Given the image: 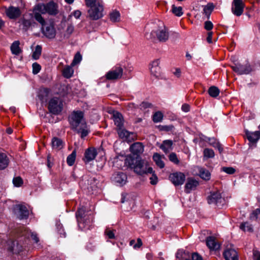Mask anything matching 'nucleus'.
Masks as SVG:
<instances>
[{
  "label": "nucleus",
  "instance_id": "f257e3e1",
  "mask_svg": "<svg viewBox=\"0 0 260 260\" xmlns=\"http://www.w3.org/2000/svg\"><path fill=\"white\" fill-rule=\"evenodd\" d=\"M76 216L81 229H90L93 220V215L90 211H87L85 207H82L78 209L76 213Z\"/></svg>",
  "mask_w": 260,
  "mask_h": 260
},
{
  "label": "nucleus",
  "instance_id": "f03ea898",
  "mask_svg": "<svg viewBox=\"0 0 260 260\" xmlns=\"http://www.w3.org/2000/svg\"><path fill=\"white\" fill-rule=\"evenodd\" d=\"M132 168H133L135 173L141 175L146 173H153L152 168L151 167L148 168L147 164H145L141 158L132 159Z\"/></svg>",
  "mask_w": 260,
  "mask_h": 260
},
{
  "label": "nucleus",
  "instance_id": "7ed1b4c3",
  "mask_svg": "<svg viewBox=\"0 0 260 260\" xmlns=\"http://www.w3.org/2000/svg\"><path fill=\"white\" fill-rule=\"evenodd\" d=\"M84 114L81 111H74L69 117V121L72 129H77V127L85 123L84 119Z\"/></svg>",
  "mask_w": 260,
  "mask_h": 260
},
{
  "label": "nucleus",
  "instance_id": "20e7f679",
  "mask_svg": "<svg viewBox=\"0 0 260 260\" xmlns=\"http://www.w3.org/2000/svg\"><path fill=\"white\" fill-rule=\"evenodd\" d=\"M88 10V17L92 20H96L103 16L104 8L103 5L98 2L96 4L90 6Z\"/></svg>",
  "mask_w": 260,
  "mask_h": 260
},
{
  "label": "nucleus",
  "instance_id": "39448f33",
  "mask_svg": "<svg viewBox=\"0 0 260 260\" xmlns=\"http://www.w3.org/2000/svg\"><path fill=\"white\" fill-rule=\"evenodd\" d=\"M32 12L35 19L41 25L44 24L45 21L42 14H46L45 4L39 3L36 5L33 8Z\"/></svg>",
  "mask_w": 260,
  "mask_h": 260
},
{
  "label": "nucleus",
  "instance_id": "423d86ee",
  "mask_svg": "<svg viewBox=\"0 0 260 260\" xmlns=\"http://www.w3.org/2000/svg\"><path fill=\"white\" fill-rule=\"evenodd\" d=\"M62 106V103L59 98H53L49 101L48 108L50 113L58 115L61 112Z\"/></svg>",
  "mask_w": 260,
  "mask_h": 260
},
{
  "label": "nucleus",
  "instance_id": "0eeeda50",
  "mask_svg": "<svg viewBox=\"0 0 260 260\" xmlns=\"http://www.w3.org/2000/svg\"><path fill=\"white\" fill-rule=\"evenodd\" d=\"M151 34L155 35L157 39L162 43L167 42L169 40L170 36L169 30L165 26H160L156 30H153Z\"/></svg>",
  "mask_w": 260,
  "mask_h": 260
},
{
  "label": "nucleus",
  "instance_id": "6e6552de",
  "mask_svg": "<svg viewBox=\"0 0 260 260\" xmlns=\"http://www.w3.org/2000/svg\"><path fill=\"white\" fill-rule=\"evenodd\" d=\"M231 67L233 70L238 75L248 74L252 71L250 64L248 62L245 64L234 63Z\"/></svg>",
  "mask_w": 260,
  "mask_h": 260
},
{
  "label": "nucleus",
  "instance_id": "1a4fd4ad",
  "mask_svg": "<svg viewBox=\"0 0 260 260\" xmlns=\"http://www.w3.org/2000/svg\"><path fill=\"white\" fill-rule=\"evenodd\" d=\"M208 203L209 204H214L218 207L223 204L224 199L222 198L219 191H217L211 192L208 197Z\"/></svg>",
  "mask_w": 260,
  "mask_h": 260
},
{
  "label": "nucleus",
  "instance_id": "9d476101",
  "mask_svg": "<svg viewBox=\"0 0 260 260\" xmlns=\"http://www.w3.org/2000/svg\"><path fill=\"white\" fill-rule=\"evenodd\" d=\"M41 30L42 34L46 38L49 39H52L56 36V30L53 23H49L42 25Z\"/></svg>",
  "mask_w": 260,
  "mask_h": 260
},
{
  "label": "nucleus",
  "instance_id": "9b49d317",
  "mask_svg": "<svg viewBox=\"0 0 260 260\" xmlns=\"http://www.w3.org/2000/svg\"><path fill=\"white\" fill-rule=\"evenodd\" d=\"M144 145L141 142H136L131 144V159H139L144 152Z\"/></svg>",
  "mask_w": 260,
  "mask_h": 260
},
{
  "label": "nucleus",
  "instance_id": "f8f14e48",
  "mask_svg": "<svg viewBox=\"0 0 260 260\" xmlns=\"http://www.w3.org/2000/svg\"><path fill=\"white\" fill-rule=\"evenodd\" d=\"M109 113L112 115L111 118L117 126V129H121L124 125V119L122 114L119 112L114 110L110 111Z\"/></svg>",
  "mask_w": 260,
  "mask_h": 260
},
{
  "label": "nucleus",
  "instance_id": "ddd939ff",
  "mask_svg": "<svg viewBox=\"0 0 260 260\" xmlns=\"http://www.w3.org/2000/svg\"><path fill=\"white\" fill-rule=\"evenodd\" d=\"M169 179L175 186L180 185L184 183L185 176L183 173L175 172L170 175Z\"/></svg>",
  "mask_w": 260,
  "mask_h": 260
},
{
  "label": "nucleus",
  "instance_id": "4468645a",
  "mask_svg": "<svg viewBox=\"0 0 260 260\" xmlns=\"http://www.w3.org/2000/svg\"><path fill=\"white\" fill-rule=\"evenodd\" d=\"M159 59H156L152 61L150 64L151 74L155 78H159L161 76V69L159 67Z\"/></svg>",
  "mask_w": 260,
  "mask_h": 260
},
{
  "label": "nucleus",
  "instance_id": "2eb2a0df",
  "mask_svg": "<svg viewBox=\"0 0 260 260\" xmlns=\"http://www.w3.org/2000/svg\"><path fill=\"white\" fill-rule=\"evenodd\" d=\"M244 4L242 0H234L232 11L237 16H241L244 11Z\"/></svg>",
  "mask_w": 260,
  "mask_h": 260
},
{
  "label": "nucleus",
  "instance_id": "dca6fc26",
  "mask_svg": "<svg viewBox=\"0 0 260 260\" xmlns=\"http://www.w3.org/2000/svg\"><path fill=\"white\" fill-rule=\"evenodd\" d=\"M123 70L120 67L116 68L109 71L106 75V77L109 80H115L120 79L122 75Z\"/></svg>",
  "mask_w": 260,
  "mask_h": 260
},
{
  "label": "nucleus",
  "instance_id": "f3484780",
  "mask_svg": "<svg viewBox=\"0 0 260 260\" xmlns=\"http://www.w3.org/2000/svg\"><path fill=\"white\" fill-rule=\"evenodd\" d=\"M96 155V149L93 147L89 148L85 152L83 160L85 163H88L94 159Z\"/></svg>",
  "mask_w": 260,
  "mask_h": 260
},
{
  "label": "nucleus",
  "instance_id": "a211bd4d",
  "mask_svg": "<svg viewBox=\"0 0 260 260\" xmlns=\"http://www.w3.org/2000/svg\"><path fill=\"white\" fill-rule=\"evenodd\" d=\"M7 16L10 19H16L21 15V11L18 7L10 6L6 10Z\"/></svg>",
  "mask_w": 260,
  "mask_h": 260
},
{
  "label": "nucleus",
  "instance_id": "6ab92c4d",
  "mask_svg": "<svg viewBox=\"0 0 260 260\" xmlns=\"http://www.w3.org/2000/svg\"><path fill=\"white\" fill-rule=\"evenodd\" d=\"M245 135L250 144H255L260 138L259 131L251 132L248 131H246Z\"/></svg>",
  "mask_w": 260,
  "mask_h": 260
},
{
  "label": "nucleus",
  "instance_id": "aec40b11",
  "mask_svg": "<svg viewBox=\"0 0 260 260\" xmlns=\"http://www.w3.org/2000/svg\"><path fill=\"white\" fill-rule=\"evenodd\" d=\"M199 185V182L192 178H188L187 179L186 183L185 185V192L189 193L192 190H194Z\"/></svg>",
  "mask_w": 260,
  "mask_h": 260
},
{
  "label": "nucleus",
  "instance_id": "412c9836",
  "mask_svg": "<svg viewBox=\"0 0 260 260\" xmlns=\"http://www.w3.org/2000/svg\"><path fill=\"white\" fill-rule=\"evenodd\" d=\"M46 14L50 15H56L58 13V6L54 2L51 1L45 4Z\"/></svg>",
  "mask_w": 260,
  "mask_h": 260
},
{
  "label": "nucleus",
  "instance_id": "4be33fe9",
  "mask_svg": "<svg viewBox=\"0 0 260 260\" xmlns=\"http://www.w3.org/2000/svg\"><path fill=\"white\" fill-rule=\"evenodd\" d=\"M8 244L9 245V250L14 253H19L22 251V246L19 244L17 241L10 240L8 241Z\"/></svg>",
  "mask_w": 260,
  "mask_h": 260
},
{
  "label": "nucleus",
  "instance_id": "5701e85b",
  "mask_svg": "<svg viewBox=\"0 0 260 260\" xmlns=\"http://www.w3.org/2000/svg\"><path fill=\"white\" fill-rule=\"evenodd\" d=\"M223 256L225 260H238V256L237 251L232 248L226 249Z\"/></svg>",
  "mask_w": 260,
  "mask_h": 260
},
{
  "label": "nucleus",
  "instance_id": "b1692460",
  "mask_svg": "<svg viewBox=\"0 0 260 260\" xmlns=\"http://www.w3.org/2000/svg\"><path fill=\"white\" fill-rule=\"evenodd\" d=\"M117 134L118 135L119 137L121 139L123 142H126L128 143L130 142L129 136H130V132L127 130H126L124 126L122 127L121 129H117Z\"/></svg>",
  "mask_w": 260,
  "mask_h": 260
},
{
  "label": "nucleus",
  "instance_id": "393cba45",
  "mask_svg": "<svg viewBox=\"0 0 260 260\" xmlns=\"http://www.w3.org/2000/svg\"><path fill=\"white\" fill-rule=\"evenodd\" d=\"M113 180L116 183L122 185L126 182L127 176L123 173H117L114 175Z\"/></svg>",
  "mask_w": 260,
  "mask_h": 260
},
{
  "label": "nucleus",
  "instance_id": "a878e982",
  "mask_svg": "<svg viewBox=\"0 0 260 260\" xmlns=\"http://www.w3.org/2000/svg\"><path fill=\"white\" fill-rule=\"evenodd\" d=\"M159 148L165 153H168L173 150V141L170 140H164Z\"/></svg>",
  "mask_w": 260,
  "mask_h": 260
},
{
  "label": "nucleus",
  "instance_id": "bb28decb",
  "mask_svg": "<svg viewBox=\"0 0 260 260\" xmlns=\"http://www.w3.org/2000/svg\"><path fill=\"white\" fill-rule=\"evenodd\" d=\"M49 92V89L46 88H43L39 90L38 96L42 103H46L47 101Z\"/></svg>",
  "mask_w": 260,
  "mask_h": 260
},
{
  "label": "nucleus",
  "instance_id": "cd10ccee",
  "mask_svg": "<svg viewBox=\"0 0 260 260\" xmlns=\"http://www.w3.org/2000/svg\"><path fill=\"white\" fill-rule=\"evenodd\" d=\"M164 155H160L157 153H155L153 155V159L155 162L156 165L162 169L165 167V163L162 160V158H164Z\"/></svg>",
  "mask_w": 260,
  "mask_h": 260
},
{
  "label": "nucleus",
  "instance_id": "c85d7f7f",
  "mask_svg": "<svg viewBox=\"0 0 260 260\" xmlns=\"http://www.w3.org/2000/svg\"><path fill=\"white\" fill-rule=\"evenodd\" d=\"M206 244L207 246L212 250H217L220 247L219 245L215 242L214 238L212 237H209L207 238Z\"/></svg>",
  "mask_w": 260,
  "mask_h": 260
},
{
  "label": "nucleus",
  "instance_id": "c756f323",
  "mask_svg": "<svg viewBox=\"0 0 260 260\" xmlns=\"http://www.w3.org/2000/svg\"><path fill=\"white\" fill-rule=\"evenodd\" d=\"M79 134H81V137L84 138L87 136L89 133L87 126L85 123H82V125L77 127V129H74Z\"/></svg>",
  "mask_w": 260,
  "mask_h": 260
},
{
  "label": "nucleus",
  "instance_id": "7c9ffc66",
  "mask_svg": "<svg viewBox=\"0 0 260 260\" xmlns=\"http://www.w3.org/2000/svg\"><path fill=\"white\" fill-rule=\"evenodd\" d=\"M51 144L53 149L57 150L62 149L63 147V143L62 141L56 137H54L52 139Z\"/></svg>",
  "mask_w": 260,
  "mask_h": 260
},
{
  "label": "nucleus",
  "instance_id": "2f4dec72",
  "mask_svg": "<svg viewBox=\"0 0 260 260\" xmlns=\"http://www.w3.org/2000/svg\"><path fill=\"white\" fill-rule=\"evenodd\" d=\"M9 162V160L6 155L3 153H0V170H4L6 168Z\"/></svg>",
  "mask_w": 260,
  "mask_h": 260
},
{
  "label": "nucleus",
  "instance_id": "473e14b6",
  "mask_svg": "<svg viewBox=\"0 0 260 260\" xmlns=\"http://www.w3.org/2000/svg\"><path fill=\"white\" fill-rule=\"evenodd\" d=\"M19 45L20 42L19 41H15L12 44L10 49L13 54L18 55L22 52Z\"/></svg>",
  "mask_w": 260,
  "mask_h": 260
},
{
  "label": "nucleus",
  "instance_id": "72a5a7b5",
  "mask_svg": "<svg viewBox=\"0 0 260 260\" xmlns=\"http://www.w3.org/2000/svg\"><path fill=\"white\" fill-rule=\"evenodd\" d=\"M73 67L71 64V66H67L64 68L62 71V74L64 77L68 79L73 76L74 73Z\"/></svg>",
  "mask_w": 260,
  "mask_h": 260
},
{
  "label": "nucleus",
  "instance_id": "f704fd0d",
  "mask_svg": "<svg viewBox=\"0 0 260 260\" xmlns=\"http://www.w3.org/2000/svg\"><path fill=\"white\" fill-rule=\"evenodd\" d=\"M204 140L205 141L208 142L209 144L214 147L217 148L220 152L222 151L223 149L221 147V145L218 142H217L216 140L214 138L206 137Z\"/></svg>",
  "mask_w": 260,
  "mask_h": 260
},
{
  "label": "nucleus",
  "instance_id": "c9c22d12",
  "mask_svg": "<svg viewBox=\"0 0 260 260\" xmlns=\"http://www.w3.org/2000/svg\"><path fill=\"white\" fill-rule=\"evenodd\" d=\"M74 31V26L71 23H68L67 28L63 34V37L66 39H69L71 35L73 33Z\"/></svg>",
  "mask_w": 260,
  "mask_h": 260
},
{
  "label": "nucleus",
  "instance_id": "e433bc0d",
  "mask_svg": "<svg viewBox=\"0 0 260 260\" xmlns=\"http://www.w3.org/2000/svg\"><path fill=\"white\" fill-rule=\"evenodd\" d=\"M19 210L20 219L26 218L28 217L29 212L26 207L22 205H19Z\"/></svg>",
  "mask_w": 260,
  "mask_h": 260
},
{
  "label": "nucleus",
  "instance_id": "4c0bfd02",
  "mask_svg": "<svg viewBox=\"0 0 260 260\" xmlns=\"http://www.w3.org/2000/svg\"><path fill=\"white\" fill-rule=\"evenodd\" d=\"M210 173L209 171L204 168L199 169V176L201 178L205 180H208L210 178Z\"/></svg>",
  "mask_w": 260,
  "mask_h": 260
},
{
  "label": "nucleus",
  "instance_id": "58836bf2",
  "mask_svg": "<svg viewBox=\"0 0 260 260\" xmlns=\"http://www.w3.org/2000/svg\"><path fill=\"white\" fill-rule=\"evenodd\" d=\"M22 25V29L25 31H27L31 26L32 23H35L32 20L22 19L21 20Z\"/></svg>",
  "mask_w": 260,
  "mask_h": 260
},
{
  "label": "nucleus",
  "instance_id": "ea45409f",
  "mask_svg": "<svg viewBox=\"0 0 260 260\" xmlns=\"http://www.w3.org/2000/svg\"><path fill=\"white\" fill-rule=\"evenodd\" d=\"M110 20L113 22H118L120 20V13L117 11H113L109 14Z\"/></svg>",
  "mask_w": 260,
  "mask_h": 260
},
{
  "label": "nucleus",
  "instance_id": "a19ab883",
  "mask_svg": "<svg viewBox=\"0 0 260 260\" xmlns=\"http://www.w3.org/2000/svg\"><path fill=\"white\" fill-rule=\"evenodd\" d=\"M42 47L40 45H37L35 51L32 53V57L34 59H38L41 55Z\"/></svg>",
  "mask_w": 260,
  "mask_h": 260
},
{
  "label": "nucleus",
  "instance_id": "79ce46f5",
  "mask_svg": "<svg viewBox=\"0 0 260 260\" xmlns=\"http://www.w3.org/2000/svg\"><path fill=\"white\" fill-rule=\"evenodd\" d=\"M76 156V152L75 150L72 151V153L70 154L67 158V162L70 166H72L75 162Z\"/></svg>",
  "mask_w": 260,
  "mask_h": 260
},
{
  "label": "nucleus",
  "instance_id": "37998d69",
  "mask_svg": "<svg viewBox=\"0 0 260 260\" xmlns=\"http://www.w3.org/2000/svg\"><path fill=\"white\" fill-rule=\"evenodd\" d=\"M208 93L211 96L216 98L219 94V90L215 86H212L209 88Z\"/></svg>",
  "mask_w": 260,
  "mask_h": 260
},
{
  "label": "nucleus",
  "instance_id": "c03bdc74",
  "mask_svg": "<svg viewBox=\"0 0 260 260\" xmlns=\"http://www.w3.org/2000/svg\"><path fill=\"white\" fill-rule=\"evenodd\" d=\"M163 117L162 113L160 111H157L153 115L152 119L154 122H159L162 121Z\"/></svg>",
  "mask_w": 260,
  "mask_h": 260
},
{
  "label": "nucleus",
  "instance_id": "a18cd8bd",
  "mask_svg": "<svg viewBox=\"0 0 260 260\" xmlns=\"http://www.w3.org/2000/svg\"><path fill=\"white\" fill-rule=\"evenodd\" d=\"M203 153L204 156L207 158H213L215 155L214 151L209 148L205 149Z\"/></svg>",
  "mask_w": 260,
  "mask_h": 260
},
{
  "label": "nucleus",
  "instance_id": "49530a36",
  "mask_svg": "<svg viewBox=\"0 0 260 260\" xmlns=\"http://www.w3.org/2000/svg\"><path fill=\"white\" fill-rule=\"evenodd\" d=\"M172 12L177 16L180 17L182 15V8L181 7H176L175 5L172 6Z\"/></svg>",
  "mask_w": 260,
  "mask_h": 260
},
{
  "label": "nucleus",
  "instance_id": "de8ad7c7",
  "mask_svg": "<svg viewBox=\"0 0 260 260\" xmlns=\"http://www.w3.org/2000/svg\"><path fill=\"white\" fill-rule=\"evenodd\" d=\"M240 229L245 232L247 231L249 232H251L253 230L252 225L248 222L241 223L240 225Z\"/></svg>",
  "mask_w": 260,
  "mask_h": 260
},
{
  "label": "nucleus",
  "instance_id": "09e8293b",
  "mask_svg": "<svg viewBox=\"0 0 260 260\" xmlns=\"http://www.w3.org/2000/svg\"><path fill=\"white\" fill-rule=\"evenodd\" d=\"M169 159L171 162L176 165H178L180 162L176 154L174 152H172L170 154Z\"/></svg>",
  "mask_w": 260,
  "mask_h": 260
},
{
  "label": "nucleus",
  "instance_id": "8fccbe9b",
  "mask_svg": "<svg viewBox=\"0 0 260 260\" xmlns=\"http://www.w3.org/2000/svg\"><path fill=\"white\" fill-rule=\"evenodd\" d=\"M121 156H124V167L128 169L130 167V155L126 154L125 153L121 152Z\"/></svg>",
  "mask_w": 260,
  "mask_h": 260
},
{
  "label": "nucleus",
  "instance_id": "3c124183",
  "mask_svg": "<svg viewBox=\"0 0 260 260\" xmlns=\"http://www.w3.org/2000/svg\"><path fill=\"white\" fill-rule=\"evenodd\" d=\"M82 60V56L81 54L79 52H77L73 59V60L72 61V62L71 63L72 66H75L77 63H79Z\"/></svg>",
  "mask_w": 260,
  "mask_h": 260
},
{
  "label": "nucleus",
  "instance_id": "603ef678",
  "mask_svg": "<svg viewBox=\"0 0 260 260\" xmlns=\"http://www.w3.org/2000/svg\"><path fill=\"white\" fill-rule=\"evenodd\" d=\"M13 183L15 186L20 187L23 184V181L20 177H16L13 178Z\"/></svg>",
  "mask_w": 260,
  "mask_h": 260
},
{
  "label": "nucleus",
  "instance_id": "864d4df0",
  "mask_svg": "<svg viewBox=\"0 0 260 260\" xmlns=\"http://www.w3.org/2000/svg\"><path fill=\"white\" fill-rule=\"evenodd\" d=\"M131 245H133V248L134 249H137L142 245V242L140 238L137 239L136 243H135V240H131Z\"/></svg>",
  "mask_w": 260,
  "mask_h": 260
},
{
  "label": "nucleus",
  "instance_id": "5fc2aeb1",
  "mask_svg": "<svg viewBox=\"0 0 260 260\" xmlns=\"http://www.w3.org/2000/svg\"><path fill=\"white\" fill-rule=\"evenodd\" d=\"M32 73L35 75L37 74L41 70V67L37 62H35L32 65Z\"/></svg>",
  "mask_w": 260,
  "mask_h": 260
},
{
  "label": "nucleus",
  "instance_id": "6e6d98bb",
  "mask_svg": "<svg viewBox=\"0 0 260 260\" xmlns=\"http://www.w3.org/2000/svg\"><path fill=\"white\" fill-rule=\"evenodd\" d=\"M105 234L109 239L115 238L114 231L111 230L109 229H106L105 231Z\"/></svg>",
  "mask_w": 260,
  "mask_h": 260
},
{
  "label": "nucleus",
  "instance_id": "4d7b16f0",
  "mask_svg": "<svg viewBox=\"0 0 260 260\" xmlns=\"http://www.w3.org/2000/svg\"><path fill=\"white\" fill-rule=\"evenodd\" d=\"M221 170L228 174H233L235 172V169L232 167H223Z\"/></svg>",
  "mask_w": 260,
  "mask_h": 260
},
{
  "label": "nucleus",
  "instance_id": "13d9d810",
  "mask_svg": "<svg viewBox=\"0 0 260 260\" xmlns=\"http://www.w3.org/2000/svg\"><path fill=\"white\" fill-rule=\"evenodd\" d=\"M87 181L88 185L86 187L87 189H92L94 185L92 184L93 183L95 182L96 180L94 178H90L86 180Z\"/></svg>",
  "mask_w": 260,
  "mask_h": 260
},
{
  "label": "nucleus",
  "instance_id": "bf43d9fd",
  "mask_svg": "<svg viewBox=\"0 0 260 260\" xmlns=\"http://www.w3.org/2000/svg\"><path fill=\"white\" fill-rule=\"evenodd\" d=\"M260 214V209H256L251 214L250 218L252 220H255L257 218V216Z\"/></svg>",
  "mask_w": 260,
  "mask_h": 260
},
{
  "label": "nucleus",
  "instance_id": "052dcab7",
  "mask_svg": "<svg viewBox=\"0 0 260 260\" xmlns=\"http://www.w3.org/2000/svg\"><path fill=\"white\" fill-rule=\"evenodd\" d=\"M213 9V7L212 6L207 5L204 8V12L206 15L208 16L210 14Z\"/></svg>",
  "mask_w": 260,
  "mask_h": 260
},
{
  "label": "nucleus",
  "instance_id": "680f3d73",
  "mask_svg": "<svg viewBox=\"0 0 260 260\" xmlns=\"http://www.w3.org/2000/svg\"><path fill=\"white\" fill-rule=\"evenodd\" d=\"M150 180L151 184L155 185L157 183L158 178L157 176L153 173L152 176L150 178Z\"/></svg>",
  "mask_w": 260,
  "mask_h": 260
},
{
  "label": "nucleus",
  "instance_id": "e2e57ef3",
  "mask_svg": "<svg viewBox=\"0 0 260 260\" xmlns=\"http://www.w3.org/2000/svg\"><path fill=\"white\" fill-rule=\"evenodd\" d=\"M85 1L87 7L95 5L98 2H100L99 0H85Z\"/></svg>",
  "mask_w": 260,
  "mask_h": 260
},
{
  "label": "nucleus",
  "instance_id": "0e129e2a",
  "mask_svg": "<svg viewBox=\"0 0 260 260\" xmlns=\"http://www.w3.org/2000/svg\"><path fill=\"white\" fill-rule=\"evenodd\" d=\"M213 28V24L211 21H207L205 22V28L207 30H210Z\"/></svg>",
  "mask_w": 260,
  "mask_h": 260
},
{
  "label": "nucleus",
  "instance_id": "69168bd1",
  "mask_svg": "<svg viewBox=\"0 0 260 260\" xmlns=\"http://www.w3.org/2000/svg\"><path fill=\"white\" fill-rule=\"evenodd\" d=\"M141 108H148L152 107V104L148 102H142L140 105Z\"/></svg>",
  "mask_w": 260,
  "mask_h": 260
},
{
  "label": "nucleus",
  "instance_id": "338daca9",
  "mask_svg": "<svg viewBox=\"0 0 260 260\" xmlns=\"http://www.w3.org/2000/svg\"><path fill=\"white\" fill-rule=\"evenodd\" d=\"M181 110L184 112H188L190 110V106L187 104H184L181 107Z\"/></svg>",
  "mask_w": 260,
  "mask_h": 260
},
{
  "label": "nucleus",
  "instance_id": "774afa93",
  "mask_svg": "<svg viewBox=\"0 0 260 260\" xmlns=\"http://www.w3.org/2000/svg\"><path fill=\"white\" fill-rule=\"evenodd\" d=\"M192 260H203L202 257L197 253H194L192 254Z\"/></svg>",
  "mask_w": 260,
  "mask_h": 260
}]
</instances>
